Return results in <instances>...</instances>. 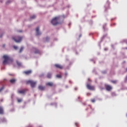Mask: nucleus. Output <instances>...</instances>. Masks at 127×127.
<instances>
[{
	"instance_id": "obj_1",
	"label": "nucleus",
	"mask_w": 127,
	"mask_h": 127,
	"mask_svg": "<svg viewBox=\"0 0 127 127\" xmlns=\"http://www.w3.org/2000/svg\"><path fill=\"white\" fill-rule=\"evenodd\" d=\"M3 58L4 59L3 64H7L9 61L12 62V60H11V59H10V58L7 55H4L3 56Z\"/></svg>"
},
{
	"instance_id": "obj_2",
	"label": "nucleus",
	"mask_w": 127,
	"mask_h": 127,
	"mask_svg": "<svg viewBox=\"0 0 127 127\" xmlns=\"http://www.w3.org/2000/svg\"><path fill=\"white\" fill-rule=\"evenodd\" d=\"M51 22L53 25H57V24H59V17H55L52 20Z\"/></svg>"
},
{
	"instance_id": "obj_3",
	"label": "nucleus",
	"mask_w": 127,
	"mask_h": 127,
	"mask_svg": "<svg viewBox=\"0 0 127 127\" xmlns=\"http://www.w3.org/2000/svg\"><path fill=\"white\" fill-rule=\"evenodd\" d=\"M26 83L27 84H30L32 88H34L36 85V81H33V80H27Z\"/></svg>"
},
{
	"instance_id": "obj_4",
	"label": "nucleus",
	"mask_w": 127,
	"mask_h": 127,
	"mask_svg": "<svg viewBox=\"0 0 127 127\" xmlns=\"http://www.w3.org/2000/svg\"><path fill=\"white\" fill-rule=\"evenodd\" d=\"M13 40L16 42V43H19L21 42L22 40V37L17 36L15 38H12Z\"/></svg>"
},
{
	"instance_id": "obj_5",
	"label": "nucleus",
	"mask_w": 127,
	"mask_h": 127,
	"mask_svg": "<svg viewBox=\"0 0 127 127\" xmlns=\"http://www.w3.org/2000/svg\"><path fill=\"white\" fill-rule=\"evenodd\" d=\"M86 87L87 89H88V90H95V87L93 86H91L89 83L87 84Z\"/></svg>"
},
{
	"instance_id": "obj_6",
	"label": "nucleus",
	"mask_w": 127,
	"mask_h": 127,
	"mask_svg": "<svg viewBox=\"0 0 127 127\" xmlns=\"http://www.w3.org/2000/svg\"><path fill=\"white\" fill-rule=\"evenodd\" d=\"M55 67H56V68H57V69H63V66L59 64H55Z\"/></svg>"
},
{
	"instance_id": "obj_7",
	"label": "nucleus",
	"mask_w": 127,
	"mask_h": 127,
	"mask_svg": "<svg viewBox=\"0 0 127 127\" xmlns=\"http://www.w3.org/2000/svg\"><path fill=\"white\" fill-rule=\"evenodd\" d=\"M105 87L107 91H111L112 89H113V88L110 85H106Z\"/></svg>"
},
{
	"instance_id": "obj_8",
	"label": "nucleus",
	"mask_w": 127,
	"mask_h": 127,
	"mask_svg": "<svg viewBox=\"0 0 127 127\" xmlns=\"http://www.w3.org/2000/svg\"><path fill=\"white\" fill-rule=\"evenodd\" d=\"M18 94H25L26 93V89H22L21 90H18Z\"/></svg>"
},
{
	"instance_id": "obj_9",
	"label": "nucleus",
	"mask_w": 127,
	"mask_h": 127,
	"mask_svg": "<svg viewBox=\"0 0 127 127\" xmlns=\"http://www.w3.org/2000/svg\"><path fill=\"white\" fill-rule=\"evenodd\" d=\"M38 89L40 90V91H44V90H45V87L42 85H39Z\"/></svg>"
},
{
	"instance_id": "obj_10",
	"label": "nucleus",
	"mask_w": 127,
	"mask_h": 127,
	"mask_svg": "<svg viewBox=\"0 0 127 127\" xmlns=\"http://www.w3.org/2000/svg\"><path fill=\"white\" fill-rule=\"evenodd\" d=\"M36 31L37 35H40V34H41V33H40V32H39V27H38L36 28Z\"/></svg>"
},
{
	"instance_id": "obj_11",
	"label": "nucleus",
	"mask_w": 127,
	"mask_h": 127,
	"mask_svg": "<svg viewBox=\"0 0 127 127\" xmlns=\"http://www.w3.org/2000/svg\"><path fill=\"white\" fill-rule=\"evenodd\" d=\"M33 51H34L35 54H38L40 53V51H39V50H38L36 48H34Z\"/></svg>"
},
{
	"instance_id": "obj_12",
	"label": "nucleus",
	"mask_w": 127,
	"mask_h": 127,
	"mask_svg": "<svg viewBox=\"0 0 127 127\" xmlns=\"http://www.w3.org/2000/svg\"><path fill=\"white\" fill-rule=\"evenodd\" d=\"M24 74H26V75H29L32 73V71L31 70H27L24 71Z\"/></svg>"
},
{
	"instance_id": "obj_13",
	"label": "nucleus",
	"mask_w": 127,
	"mask_h": 127,
	"mask_svg": "<svg viewBox=\"0 0 127 127\" xmlns=\"http://www.w3.org/2000/svg\"><path fill=\"white\" fill-rule=\"evenodd\" d=\"M4 123H6V120L5 118L0 119V124H4Z\"/></svg>"
},
{
	"instance_id": "obj_14",
	"label": "nucleus",
	"mask_w": 127,
	"mask_h": 127,
	"mask_svg": "<svg viewBox=\"0 0 127 127\" xmlns=\"http://www.w3.org/2000/svg\"><path fill=\"white\" fill-rule=\"evenodd\" d=\"M3 108H2V107L0 106V115H3Z\"/></svg>"
},
{
	"instance_id": "obj_15",
	"label": "nucleus",
	"mask_w": 127,
	"mask_h": 127,
	"mask_svg": "<svg viewBox=\"0 0 127 127\" xmlns=\"http://www.w3.org/2000/svg\"><path fill=\"white\" fill-rule=\"evenodd\" d=\"M10 83H11V84H14V83H15V82H16V79H10L9 80Z\"/></svg>"
},
{
	"instance_id": "obj_16",
	"label": "nucleus",
	"mask_w": 127,
	"mask_h": 127,
	"mask_svg": "<svg viewBox=\"0 0 127 127\" xmlns=\"http://www.w3.org/2000/svg\"><path fill=\"white\" fill-rule=\"evenodd\" d=\"M52 76V73L49 72L47 75V78H48L49 79H50L51 78Z\"/></svg>"
},
{
	"instance_id": "obj_17",
	"label": "nucleus",
	"mask_w": 127,
	"mask_h": 127,
	"mask_svg": "<svg viewBox=\"0 0 127 127\" xmlns=\"http://www.w3.org/2000/svg\"><path fill=\"white\" fill-rule=\"evenodd\" d=\"M47 86H49L50 87H53V82H48L46 84Z\"/></svg>"
},
{
	"instance_id": "obj_18",
	"label": "nucleus",
	"mask_w": 127,
	"mask_h": 127,
	"mask_svg": "<svg viewBox=\"0 0 127 127\" xmlns=\"http://www.w3.org/2000/svg\"><path fill=\"white\" fill-rule=\"evenodd\" d=\"M24 48L23 47H21L20 51H19V53H21V52H22V51H23Z\"/></svg>"
},
{
	"instance_id": "obj_19",
	"label": "nucleus",
	"mask_w": 127,
	"mask_h": 127,
	"mask_svg": "<svg viewBox=\"0 0 127 127\" xmlns=\"http://www.w3.org/2000/svg\"><path fill=\"white\" fill-rule=\"evenodd\" d=\"M16 63H17L18 66H21V63H20L19 62L17 61Z\"/></svg>"
},
{
	"instance_id": "obj_20",
	"label": "nucleus",
	"mask_w": 127,
	"mask_h": 127,
	"mask_svg": "<svg viewBox=\"0 0 127 127\" xmlns=\"http://www.w3.org/2000/svg\"><path fill=\"white\" fill-rule=\"evenodd\" d=\"M35 17H36V16H35V15L32 16L30 17L31 19H34V18H35Z\"/></svg>"
},
{
	"instance_id": "obj_21",
	"label": "nucleus",
	"mask_w": 127,
	"mask_h": 127,
	"mask_svg": "<svg viewBox=\"0 0 127 127\" xmlns=\"http://www.w3.org/2000/svg\"><path fill=\"white\" fill-rule=\"evenodd\" d=\"M17 102L18 103H21V102H22V99H18Z\"/></svg>"
},
{
	"instance_id": "obj_22",
	"label": "nucleus",
	"mask_w": 127,
	"mask_h": 127,
	"mask_svg": "<svg viewBox=\"0 0 127 127\" xmlns=\"http://www.w3.org/2000/svg\"><path fill=\"white\" fill-rule=\"evenodd\" d=\"M91 102H92V103H95V102H96V100H95V99H91Z\"/></svg>"
},
{
	"instance_id": "obj_23",
	"label": "nucleus",
	"mask_w": 127,
	"mask_h": 127,
	"mask_svg": "<svg viewBox=\"0 0 127 127\" xmlns=\"http://www.w3.org/2000/svg\"><path fill=\"white\" fill-rule=\"evenodd\" d=\"M62 76H61V75H60V74H58V75H57V78H62Z\"/></svg>"
},
{
	"instance_id": "obj_24",
	"label": "nucleus",
	"mask_w": 127,
	"mask_h": 127,
	"mask_svg": "<svg viewBox=\"0 0 127 127\" xmlns=\"http://www.w3.org/2000/svg\"><path fill=\"white\" fill-rule=\"evenodd\" d=\"M3 89H4V88L3 87L0 88V93L2 91V90H3Z\"/></svg>"
},
{
	"instance_id": "obj_25",
	"label": "nucleus",
	"mask_w": 127,
	"mask_h": 127,
	"mask_svg": "<svg viewBox=\"0 0 127 127\" xmlns=\"http://www.w3.org/2000/svg\"><path fill=\"white\" fill-rule=\"evenodd\" d=\"M49 37H47V38H46V41H48L49 40Z\"/></svg>"
},
{
	"instance_id": "obj_26",
	"label": "nucleus",
	"mask_w": 127,
	"mask_h": 127,
	"mask_svg": "<svg viewBox=\"0 0 127 127\" xmlns=\"http://www.w3.org/2000/svg\"><path fill=\"white\" fill-rule=\"evenodd\" d=\"M112 83H113L114 84H116V83H117V80H113L112 81Z\"/></svg>"
},
{
	"instance_id": "obj_27",
	"label": "nucleus",
	"mask_w": 127,
	"mask_h": 127,
	"mask_svg": "<svg viewBox=\"0 0 127 127\" xmlns=\"http://www.w3.org/2000/svg\"><path fill=\"white\" fill-rule=\"evenodd\" d=\"M13 48H14L15 50H16V49H17V47H16V46H13Z\"/></svg>"
},
{
	"instance_id": "obj_28",
	"label": "nucleus",
	"mask_w": 127,
	"mask_h": 127,
	"mask_svg": "<svg viewBox=\"0 0 127 127\" xmlns=\"http://www.w3.org/2000/svg\"><path fill=\"white\" fill-rule=\"evenodd\" d=\"M75 126H76V127H78V123H75Z\"/></svg>"
},
{
	"instance_id": "obj_29",
	"label": "nucleus",
	"mask_w": 127,
	"mask_h": 127,
	"mask_svg": "<svg viewBox=\"0 0 127 127\" xmlns=\"http://www.w3.org/2000/svg\"><path fill=\"white\" fill-rule=\"evenodd\" d=\"M87 96H89V95H91V94L90 93H87Z\"/></svg>"
},
{
	"instance_id": "obj_30",
	"label": "nucleus",
	"mask_w": 127,
	"mask_h": 127,
	"mask_svg": "<svg viewBox=\"0 0 127 127\" xmlns=\"http://www.w3.org/2000/svg\"><path fill=\"white\" fill-rule=\"evenodd\" d=\"M65 75L67 76V73H65Z\"/></svg>"
},
{
	"instance_id": "obj_31",
	"label": "nucleus",
	"mask_w": 127,
	"mask_h": 127,
	"mask_svg": "<svg viewBox=\"0 0 127 127\" xmlns=\"http://www.w3.org/2000/svg\"><path fill=\"white\" fill-rule=\"evenodd\" d=\"M5 47L4 45H3V47Z\"/></svg>"
},
{
	"instance_id": "obj_32",
	"label": "nucleus",
	"mask_w": 127,
	"mask_h": 127,
	"mask_svg": "<svg viewBox=\"0 0 127 127\" xmlns=\"http://www.w3.org/2000/svg\"><path fill=\"white\" fill-rule=\"evenodd\" d=\"M19 32H21V31H19Z\"/></svg>"
},
{
	"instance_id": "obj_33",
	"label": "nucleus",
	"mask_w": 127,
	"mask_h": 127,
	"mask_svg": "<svg viewBox=\"0 0 127 127\" xmlns=\"http://www.w3.org/2000/svg\"><path fill=\"white\" fill-rule=\"evenodd\" d=\"M0 38H1V36H0Z\"/></svg>"
},
{
	"instance_id": "obj_34",
	"label": "nucleus",
	"mask_w": 127,
	"mask_h": 127,
	"mask_svg": "<svg viewBox=\"0 0 127 127\" xmlns=\"http://www.w3.org/2000/svg\"><path fill=\"white\" fill-rule=\"evenodd\" d=\"M75 90H77V88H75Z\"/></svg>"
},
{
	"instance_id": "obj_35",
	"label": "nucleus",
	"mask_w": 127,
	"mask_h": 127,
	"mask_svg": "<svg viewBox=\"0 0 127 127\" xmlns=\"http://www.w3.org/2000/svg\"><path fill=\"white\" fill-rule=\"evenodd\" d=\"M1 102H2V100H1Z\"/></svg>"
},
{
	"instance_id": "obj_36",
	"label": "nucleus",
	"mask_w": 127,
	"mask_h": 127,
	"mask_svg": "<svg viewBox=\"0 0 127 127\" xmlns=\"http://www.w3.org/2000/svg\"><path fill=\"white\" fill-rule=\"evenodd\" d=\"M6 3V4H7V2Z\"/></svg>"
},
{
	"instance_id": "obj_37",
	"label": "nucleus",
	"mask_w": 127,
	"mask_h": 127,
	"mask_svg": "<svg viewBox=\"0 0 127 127\" xmlns=\"http://www.w3.org/2000/svg\"><path fill=\"white\" fill-rule=\"evenodd\" d=\"M89 81H90V79H88Z\"/></svg>"
},
{
	"instance_id": "obj_38",
	"label": "nucleus",
	"mask_w": 127,
	"mask_h": 127,
	"mask_svg": "<svg viewBox=\"0 0 127 127\" xmlns=\"http://www.w3.org/2000/svg\"><path fill=\"white\" fill-rule=\"evenodd\" d=\"M92 111H93V109H92Z\"/></svg>"
}]
</instances>
